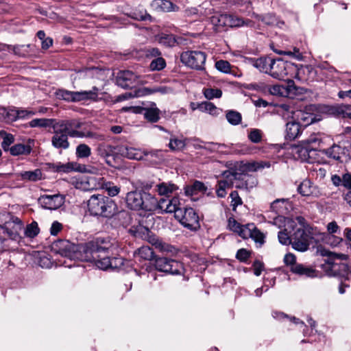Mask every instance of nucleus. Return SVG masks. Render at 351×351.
<instances>
[{"mask_svg":"<svg viewBox=\"0 0 351 351\" xmlns=\"http://www.w3.org/2000/svg\"><path fill=\"white\" fill-rule=\"evenodd\" d=\"M230 197L231 198V206H232V209L234 210L237 206L242 204V200L237 191H232L230 195Z\"/></svg>","mask_w":351,"mask_h":351,"instance_id":"052dcab7","label":"nucleus"},{"mask_svg":"<svg viewBox=\"0 0 351 351\" xmlns=\"http://www.w3.org/2000/svg\"><path fill=\"white\" fill-rule=\"evenodd\" d=\"M155 267L160 271L172 275H182L184 271V267L181 263L165 257L156 258Z\"/></svg>","mask_w":351,"mask_h":351,"instance_id":"f8f14e48","label":"nucleus"},{"mask_svg":"<svg viewBox=\"0 0 351 351\" xmlns=\"http://www.w3.org/2000/svg\"><path fill=\"white\" fill-rule=\"evenodd\" d=\"M41 176L42 173L40 169L23 172V180H28L29 181L35 182L40 180Z\"/></svg>","mask_w":351,"mask_h":351,"instance_id":"c03bdc74","label":"nucleus"},{"mask_svg":"<svg viewBox=\"0 0 351 351\" xmlns=\"http://www.w3.org/2000/svg\"><path fill=\"white\" fill-rule=\"evenodd\" d=\"M86 247H88L85 252L90 256L88 259H82V261L94 262L98 268L103 270L110 268L111 263L108 254L112 244L108 237H97L86 243Z\"/></svg>","mask_w":351,"mask_h":351,"instance_id":"f257e3e1","label":"nucleus"},{"mask_svg":"<svg viewBox=\"0 0 351 351\" xmlns=\"http://www.w3.org/2000/svg\"><path fill=\"white\" fill-rule=\"evenodd\" d=\"M210 23L215 27V31L219 27H228V14H216L210 18Z\"/></svg>","mask_w":351,"mask_h":351,"instance_id":"c756f323","label":"nucleus"},{"mask_svg":"<svg viewBox=\"0 0 351 351\" xmlns=\"http://www.w3.org/2000/svg\"><path fill=\"white\" fill-rule=\"evenodd\" d=\"M119 155L133 160H141L143 158L140 150L123 145H118Z\"/></svg>","mask_w":351,"mask_h":351,"instance_id":"4be33fe9","label":"nucleus"},{"mask_svg":"<svg viewBox=\"0 0 351 351\" xmlns=\"http://www.w3.org/2000/svg\"><path fill=\"white\" fill-rule=\"evenodd\" d=\"M39 49L34 45H27L25 48L23 47V58L32 61L33 59L38 57Z\"/></svg>","mask_w":351,"mask_h":351,"instance_id":"473e14b6","label":"nucleus"},{"mask_svg":"<svg viewBox=\"0 0 351 351\" xmlns=\"http://www.w3.org/2000/svg\"><path fill=\"white\" fill-rule=\"evenodd\" d=\"M40 229L36 221H32L27 225L25 231V234L30 238L35 237L39 233Z\"/></svg>","mask_w":351,"mask_h":351,"instance_id":"37998d69","label":"nucleus"},{"mask_svg":"<svg viewBox=\"0 0 351 351\" xmlns=\"http://www.w3.org/2000/svg\"><path fill=\"white\" fill-rule=\"evenodd\" d=\"M228 27H239L243 25L252 27L254 25V23L251 20L245 21L242 18L232 14H228Z\"/></svg>","mask_w":351,"mask_h":351,"instance_id":"bb28decb","label":"nucleus"},{"mask_svg":"<svg viewBox=\"0 0 351 351\" xmlns=\"http://www.w3.org/2000/svg\"><path fill=\"white\" fill-rule=\"evenodd\" d=\"M250 253L246 249L241 248L239 250L236 254V258L240 261L245 262L250 257Z\"/></svg>","mask_w":351,"mask_h":351,"instance_id":"69168bd1","label":"nucleus"},{"mask_svg":"<svg viewBox=\"0 0 351 351\" xmlns=\"http://www.w3.org/2000/svg\"><path fill=\"white\" fill-rule=\"evenodd\" d=\"M128 15L138 21H152V17L143 8H136L132 10Z\"/></svg>","mask_w":351,"mask_h":351,"instance_id":"7c9ffc66","label":"nucleus"},{"mask_svg":"<svg viewBox=\"0 0 351 351\" xmlns=\"http://www.w3.org/2000/svg\"><path fill=\"white\" fill-rule=\"evenodd\" d=\"M21 229L22 223L19 218L8 213H0V234L6 233L12 240L19 243L21 239Z\"/></svg>","mask_w":351,"mask_h":351,"instance_id":"20e7f679","label":"nucleus"},{"mask_svg":"<svg viewBox=\"0 0 351 351\" xmlns=\"http://www.w3.org/2000/svg\"><path fill=\"white\" fill-rule=\"evenodd\" d=\"M301 132L302 128L299 122L291 121L286 124V139L293 141L298 138Z\"/></svg>","mask_w":351,"mask_h":351,"instance_id":"b1692460","label":"nucleus"},{"mask_svg":"<svg viewBox=\"0 0 351 351\" xmlns=\"http://www.w3.org/2000/svg\"><path fill=\"white\" fill-rule=\"evenodd\" d=\"M322 254L327 255L329 257L328 263L330 265V269L334 272L335 275L338 274L339 270L346 271L348 269V267L346 264L337 263L335 262V260L337 259L342 261L347 260L348 255L343 254H336L330 252H328Z\"/></svg>","mask_w":351,"mask_h":351,"instance_id":"dca6fc26","label":"nucleus"},{"mask_svg":"<svg viewBox=\"0 0 351 351\" xmlns=\"http://www.w3.org/2000/svg\"><path fill=\"white\" fill-rule=\"evenodd\" d=\"M82 125V123L78 119H69L57 121V126L64 131L70 129H80Z\"/></svg>","mask_w":351,"mask_h":351,"instance_id":"cd10ccee","label":"nucleus"},{"mask_svg":"<svg viewBox=\"0 0 351 351\" xmlns=\"http://www.w3.org/2000/svg\"><path fill=\"white\" fill-rule=\"evenodd\" d=\"M313 239V234L310 229L298 228L292 234V247L299 252H305Z\"/></svg>","mask_w":351,"mask_h":351,"instance_id":"9d476101","label":"nucleus"},{"mask_svg":"<svg viewBox=\"0 0 351 351\" xmlns=\"http://www.w3.org/2000/svg\"><path fill=\"white\" fill-rule=\"evenodd\" d=\"M98 91L99 89L96 86H93V88L88 91H73L72 101L76 102L87 99L96 100L98 96Z\"/></svg>","mask_w":351,"mask_h":351,"instance_id":"5701e85b","label":"nucleus"},{"mask_svg":"<svg viewBox=\"0 0 351 351\" xmlns=\"http://www.w3.org/2000/svg\"><path fill=\"white\" fill-rule=\"evenodd\" d=\"M86 243L75 245L68 240L60 239L52 243L51 251L71 260L81 261L90 258V254L86 253Z\"/></svg>","mask_w":351,"mask_h":351,"instance_id":"f03ea898","label":"nucleus"},{"mask_svg":"<svg viewBox=\"0 0 351 351\" xmlns=\"http://www.w3.org/2000/svg\"><path fill=\"white\" fill-rule=\"evenodd\" d=\"M216 69L224 73H228L230 72L231 66L230 64L226 60H219L215 63Z\"/></svg>","mask_w":351,"mask_h":351,"instance_id":"4d7b16f0","label":"nucleus"},{"mask_svg":"<svg viewBox=\"0 0 351 351\" xmlns=\"http://www.w3.org/2000/svg\"><path fill=\"white\" fill-rule=\"evenodd\" d=\"M253 228V223L243 226L242 228H241L237 233L243 239L250 238V236H252V229Z\"/></svg>","mask_w":351,"mask_h":351,"instance_id":"6e6d98bb","label":"nucleus"},{"mask_svg":"<svg viewBox=\"0 0 351 351\" xmlns=\"http://www.w3.org/2000/svg\"><path fill=\"white\" fill-rule=\"evenodd\" d=\"M198 110L203 112H208L212 115L217 114V107L211 102L204 101L197 104Z\"/></svg>","mask_w":351,"mask_h":351,"instance_id":"ea45409f","label":"nucleus"},{"mask_svg":"<svg viewBox=\"0 0 351 351\" xmlns=\"http://www.w3.org/2000/svg\"><path fill=\"white\" fill-rule=\"evenodd\" d=\"M186 145V143L184 140L179 139L178 138H176L171 136L170 141L169 143V147L171 150L175 151V150H180L183 149Z\"/></svg>","mask_w":351,"mask_h":351,"instance_id":"79ce46f5","label":"nucleus"},{"mask_svg":"<svg viewBox=\"0 0 351 351\" xmlns=\"http://www.w3.org/2000/svg\"><path fill=\"white\" fill-rule=\"evenodd\" d=\"M341 179L342 186L351 191V173H346L343 174Z\"/></svg>","mask_w":351,"mask_h":351,"instance_id":"774afa93","label":"nucleus"},{"mask_svg":"<svg viewBox=\"0 0 351 351\" xmlns=\"http://www.w3.org/2000/svg\"><path fill=\"white\" fill-rule=\"evenodd\" d=\"M269 91L273 95L293 97L299 93V88L290 80L287 86L273 85L269 88Z\"/></svg>","mask_w":351,"mask_h":351,"instance_id":"4468645a","label":"nucleus"},{"mask_svg":"<svg viewBox=\"0 0 351 351\" xmlns=\"http://www.w3.org/2000/svg\"><path fill=\"white\" fill-rule=\"evenodd\" d=\"M206 189L207 188L206 186H205L204 183L199 181H195L194 182L192 186H189L186 189L185 193L188 195H192L199 191L204 192L206 191Z\"/></svg>","mask_w":351,"mask_h":351,"instance_id":"4c0bfd02","label":"nucleus"},{"mask_svg":"<svg viewBox=\"0 0 351 351\" xmlns=\"http://www.w3.org/2000/svg\"><path fill=\"white\" fill-rule=\"evenodd\" d=\"M206 56L199 51H186L180 55L181 62L186 66L196 70H204Z\"/></svg>","mask_w":351,"mask_h":351,"instance_id":"9b49d317","label":"nucleus"},{"mask_svg":"<svg viewBox=\"0 0 351 351\" xmlns=\"http://www.w3.org/2000/svg\"><path fill=\"white\" fill-rule=\"evenodd\" d=\"M165 66V60L161 57H158L152 61L149 67L153 71H160L164 69Z\"/></svg>","mask_w":351,"mask_h":351,"instance_id":"8fccbe9b","label":"nucleus"},{"mask_svg":"<svg viewBox=\"0 0 351 351\" xmlns=\"http://www.w3.org/2000/svg\"><path fill=\"white\" fill-rule=\"evenodd\" d=\"M136 82V75L130 71H119L116 78L117 84L123 88H133Z\"/></svg>","mask_w":351,"mask_h":351,"instance_id":"a211bd4d","label":"nucleus"},{"mask_svg":"<svg viewBox=\"0 0 351 351\" xmlns=\"http://www.w3.org/2000/svg\"><path fill=\"white\" fill-rule=\"evenodd\" d=\"M226 145L224 144L213 143V142H208L205 143L204 145V149L208 150L211 152H217L221 147H224Z\"/></svg>","mask_w":351,"mask_h":351,"instance_id":"e2e57ef3","label":"nucleus"},{"mask_svg":"<svg viewBox=\"0 0 351 351\" xmlns=\"http://www.w3.org/2000/svg\"><path fill=\"white\" fill-rule=\"evenodd\" d=\"M252 16L255 19L263 21V23H265V24H267V25L273 24L275 22L274 16L273 15H271V14H267L263 16V15H259L256 13H253Z\"/></svg>","mask_w":351,"mask_h":351,"instance_id":"13d9d810","label":"nucleus"},{"mask_svg":"<svg viewBox=\"0 0 351 351\" xmlns=\"http://www.w3.org/2000/svg\"><path fill=\"white\" fill-rule=\"evenodd\" d=\"M178 7L169 0H162L160 10L164 12L177 11Z\"/></svg>","mask_w":351,"mask_h":351,"instance_id":"bf43d9fd","label":"nucleus"},{"mask_svg":"<svg viewBox=\"0 0 351 351\" xmlns=\"http://www.w3.org/2000/svg\"><path fill=\"white\" fill-rule=\"evenodd\" d=\"M159 42L167 47H173L176 43V39L172 34H165L160 36Z\"/></svg>","mask_w":351,"mask_h":351,"instance_id":"3c124183","label":"nucleus"},{"mask_svg":"<svg viewBox=\"0 0 351 351\" xmlns=\"http://www.w3.org/2000/svg\"><path fill=\"white\" fill-rule=\"evenodd\" d=\"M278 237L280 243L283 245L291 244L292 245V234L289 235L287 228L280 231Z\"/></svg>","mask_w":351,"mask_h":351,"instance_id":"a18cd8bd","label":"nucleus"},{"mask_svg":"<svg viewBox=\"0 0 351 351\" xmlns=\"http://www.w3.org/2000/svg\"><path fill=\"white\" fill-rule=\"evenodd\" d=\"M152 199H153L151 202L152 205L149 211L160 210L162 213H174L175 215L180 206V199L178 197H173L171 199L165 197L158 199L154 195H152Z\"/></svg>","mask_w":351,"mask_h":351,"instance_id":"1a4fd4ad","label":"nucleus"},{"mask_svg":"<svg viewBox=\"0 0 351 351\" xmlns=\"http://www.w3.org/2000/svg\"><path fill=\"white\" fill-rule=\"evenodd\" d=\"M118 145L113 146L108 143L99 144L97 148L98 155L106 158V162L110 166H113L112 160L119 155Z\"/></svg>","mask_w":351,"mask_h":351,"instance_id":"f3484780","label":"nucleus"},{"mask_svg":"<svg viewBox=\"0 0 351 351\" xmlns=\"http://www.w3.org/2000/svg\"><path fill=\"white\" fill-rule=\"evenodd\" d=\"M65 201V196L58 193L55 195H43L38 198V203L45 209L56 210L61 207Z\"/></svg>","mask_w":351,"mask_h":351,"instance_id":"ddd939ff","label":"nucleus"},{"mask_svg":"<svg viewBox=\"0 0 351 351\" xmlns=\"http://www.w3.org/2000/svg\"><path fill=\"white\" fill-rule=\"evenodd\" d=\"M263 132L259 129H251L248 134V138L254 143H258L262 141Z\"/></svg>","mask_w":351,"mask_h":351,"instance_id":"de8ad7c7","label":"nucleus"},{"mask_svg":"<svg viewBox=\"0 0 351 351\" xmlns=\"http://www.w3.org/2000/svg\"><path fill=\"white\" fill-rule=\"evenodd\" d=\"M154 246L161 252H172V246L170 245L162 242L160 239H158L154 244Z\"/></svg>","mask_w":351,"mask_h":351,"instance_id":"0e129e2a","label":"nucleus"},{"mask_svg":"<svg viewBox=\"0 0 351 351\" xmlns=\"http://www.w3.org/2000/svg\"><path fill=\"white\" fill-rule=\"evenodd\" d=\"M311 183L308 180H304L298 187V191L303 196H309L312 193Z\"/></svg>","mask_w":351,"mask_h":351,"instance_id":"a19ab883","label":"nucleus"},{"mask_svg":"<svg viewBox=\"0 0 351 351\" xmlns=\"http://www.w3.org/2000/svg\"><path fill=\"white\" fill-rule=\"evenodd\" d=\"M101 188L107 191L108 195L111 197L116 196L120 192V187L114 185L110 182L102 181Z\"/></svg>","mask_w":351,"mask_h":351,"instance_id":"c9c22d12","label":"nucleus"},{"mask_svg":"<svg viewBox=\"0 0 351 351\" xmlns=\"http://www.w3.org/2000/svg\"><path fill=\"white\" fill-rule=\"evenodd\" d=\"M24 127L29 126L31 128H52L54 129L57 126V120L55 119H34L28 123L23 125Z\"/></svg>","mask_w":351,"mask_h":351,"instance_id":"393cba45","label":"nucleus"},{"mask_svg":"<svg viewBox=\"0 0 351 351\" xmlns=\"http://www.w3.org/2000/svg\"><path fill=\"white\" fill-rule=\"evenodd\" d=\"M153 199L152 194L145 191H130L126 195V204L128 208L134 210L149 211Z\"/></svg>","mask_w":351,"mask_h":351,"instance_id":"39448f33","label":"nucleus"},{"mask_svg":"<svg viewBox=\"0 0 351 351\" xmlns=\"http://www.w3.org/2000/svg\"><path fill=\"white\" fill-rule=\"evenodd\" d=\"M135 256L143 260H152L154 258V252L149 246H143L135 252Z\"/></svg>","mask_w":351,"mask_h":351,"instance_id":"72a5a7b5","label":"nucleus"},{"mask_svg":"<svg viewBox=\"0 0 351 351\" xmlns=\"http://www.w3.org/2000/svg\"><path fill=\"white\" fill-rule=\"evenodd\" d=\"M175 218L185 228L197 230L199 228V216L192 208H180L177 210Z\"/></svg>","mask_w":351,"mask_h":351,"instance_id":"6e6552de","label":"nucleus"},{"mask_svg":"<svg viewBox=\"0 0 351 351\" xmlns=\"http://www.w3.org/2000/svg\"><path fill=\"white\" fill-rule=\"evenodd\" d=\"M323 153L328 157L340 162H347L350 159L349 149L337 144H334L330 147L324 149Z\"/></svg>","mask_w":351,"mask_h":351,"instance_id":"2eb2a0df","label":"nucleus"},{"mask_svg":"<svg viewBox=\"0 0 351 351\" xmlns=\"http://www.w3.org/2000/svg\"><path fill=\"white\" fill-rule=\"evenodd\" d=\"M322 141L320 135L319 134H312L307 138L301 141L305 145H308L315 150L316 145H318Z\"/></svg>","mask_w":351,"mask_h":351,"instance_id":"58836bf2","label":"nucleus"},{"mask_svg":"<svg viewBox=\"0 0 351 351\" xmlns=\"http://www.w3.org/2000/svg\"><path fill=\"white\" fill-rule=\"evenodd\" d=\"M295 116L303 121L306 125H308L313 122V118L312 116L308 115L302 111H297L295 112Z\"/></svg>","mask_w":351,"mask_h":351,"instance_id":"680f3d73","label":"nucleus"},{"mask_svg":"<svg viewBox=\"0 0 351 351\" xmlns=\"http://www.w3.org/2000/svg\"><path fill=\"white\" fill-rule=\"evenodd\" d=\"M250 238H252L256 243H259L260 246L262 245L265 242L264 234L260 230H258L254 226V228L252 229V236H250Z\"/></svg>","mask_w":351,"mask_h":351,"instance_id":"603ef678","label":"nucleus"},{"mask_svg":"<svg viewBox=\"0 0 351 351\" xmlns=\"http://www.w3.org/2000/svg\"><path fill=\"white\" fill-rule=\"evenodd\" d=\"M53 130V136L51 138L52 145L56 149H68L70 144L66 132L58 126Z\"/></svg>","mask_w":351,"mask_h":351,"instance_id":"6ab92c4d","label":"nucleus"},{"mask_svg":"<svg viewBox=\"0 0 351 351\" xmlns=\"http://www.w3.org/2000/svg\"><path fill=\"white\" fill-rule=\"evenodd\" d=\"M143 110L145 111L144 116L145 119L149 121L155 123L158 121L160 110L157 108L152 107L150 108H143Z\"/></svg>","mask_w":351,"mask_h":351,"instance_id":"f704fd0d","label":"nucleus"},{"mask_svg":"<svg viewBox=\"0 0 351 351\" xmlns=\"http://www.w3.org/2000/svg\"><path fill=\"white\" fill-rule=\"evenodd\" d=\"M291 271L294 274L307 277H313L315 272L312 268L298 263L297 265H292Z\"/></svg>","mask_w":351,"mask_h":351,"instance_id":"c85d7f7f","label":"nucleus"},{"mask_svg":"<svg viewBox=\"0 0 351 351\" xmlns=\"http://www.w3.org/2000/svg\"><path fill=\"white\" fill-rule=\"evenodd\" d=\"M156 92H162L164 91L162 90V88H157V89H149L147 88H135L134 90H132L130 92L125 93L124 94H121L117 96V101H121L130 98H134V97H139L147 95H150L152 93H156Z\"/></svg>","mask_w":351,"mask_h":351,"instance_id":"aec40b11","label":"nucleus"},{"mask_svg":"<svg viewBox=\"0 0 351 351\" xmlns=\"http://www.w3.org/2000/svg\"><path fill=\"white\" fill-rule=\"evenodd\" d=\"M272 58L270 57H261L259 58H247L245 62L257 69L261 72L268 73Z\"/></svg>","mask_w":351,"mask_h":351,"instance_id":"412c9836","label":"nucleus"},{"mask_svg":"<svg viewBox=\"0 0 351 351\" xmlns=\"http://www.w3.org/2000/svg\"><path fill=\"white\" fill-rule=\"evenodd\" d=\"M314 149L312 147H310L308 145H305L303 143H301V145L300 146H298L296 147V152L298 154V156L302 160L304 161H310L311 158V153L312 152H314Z\"/></svg>","mask_w":351,"mask_h":351,"instance_id":"2f4dec72","label":"nucleus"},{"mask_svg":"<svg viewBox=\"0 0 351 351\" xmlns=\"http://www.w3.org/2000/svg\"><path fill=\"white\" fill-rule=\"evenodd\" d=\"M226 117L228 123L232 125H239L242 120L241 113L233 110L227 111Z\"/></svg>","mask_w":351,"mask_h":351,"instance_id":"e433bc0d","label":"nucleus"},{"mask_svg":"<svg viewBox=\"0 0 351 351\" xmlns=\"http://www.w3.org/2000/svg\"><path fill=\"white\" fill-rule=\"evenodd\" d=\"M90 154V148L86 144H80L76 148V155L79 158H88Z\"/></svg>","mask_w":351,"mask_h":351,"instance_id":"49530a36","label":"nucleus"},{"mask_svg":"<svg viewBox=\"0 0 351 351\" xmlns=\"http://www.w3.org/2000/svg\"><path fill=\"white\" fill-rule=\"evenodd\" d=\"M63 226L58 221H54L50 228V234L53 236L57 235L62 230Z\"/></svg>","mask_w":351,"mask_h":351,"instance_id":"338daca9","label":"nucleus"},{"mask_svg":"<svg viewBox=\"0 0 351 351\" xmlns=\"http://www.w3.org/2000/svg\"><path fill=\"white\" fill-rule=\"evenodd\" d=\"M88 208L91 215L110 217L117 212L115 202L103 195H93L88 201Z\"/></svg>","mask_w":351,"mask_h":351,"instance_id":"7ed1b4c3","label":"nucleus"},{"mask_svg":"<svg viewBox=\"0 0 351 351\" xmlns=\"http://www.w3.org/2000/svg\"><path fill=\"white\" fill-rule=\"evenodd\" d=\"M223 180L218 181L217 195L219 197H224L226 195V189L230 188L234 184L237 188H241L242 186L235 184V181L242 180H243L247 176L239 173L236 171H227L223 174Z\"/></svg>","mask_w":351,"mask_h":351,"instance_id":"423d86ee","label":"nucleus"},{"mask_svg":"<svg viewBox=\"0 0 351 351\" xmlns=\"http://www.w3.org/2000/svg\"><path fill=\"white\" fill-rule=\"evenodd\" d=\"M295 69L296 66L291 62H285L281 58H272L270 63L269 75L275 79L283 80L290 74L291 71Z\"/></svg>","mask_w":351,"mask_h":351,"instance_id":"0eeeda50","label":"nucleus"},{"mask_svg":"<svg viewBox=\"0 0 351 351\" xmlns=\"http://www.w3.org/2000/svg\"><path fill=\"white\" fill-rule=\"evenodd\" d=\"M34 256L36 255L39 258L38 265L43 268H49L52 265L51 259L45 255H40L38 252L34 251Z\"/></svg>","mask_w":351,"mask_h":351,"instance_id":"09e8293b","label":"nucleus"},{"mask_svg":"<svg viewBox=\"0 0 351 351\" xmlns=\"http://www.w3.org/2000/svg\"><path fill=\"white\" fill-rule=\"evenodd\" d=\"M158 195L169 197L171 194L178 189V187L171 182H162L156 186Z\"/></svg>","mask_w":351,"mask_h":351,"instance_id":"a878e982","label":"nucleus"},{"mask_svg":"<svg viewBox=\"0 0 351 351\" xmlns=\"http://www.w3.org/2000/svg\"><path fill=\"white\" fill-rule=\"evenodd\" d=\"M285 199H277L271 204V209L276 213H282L285 208L283 205L285 203Z\"/></svg>","mask_w":351,"mask_h":351,"instance_id":"864d4df0","label":"nucleus"},{"mask_svg":"<svg viewBox=\"0 0 351 351\" xmlns=\"http://www.w3.org/2000/svg\"><path fill=\"white\" fill-rule=\"evenodd\" d=\"M204 96L208 99H213V98H219L221 97L222 92L218 88H207L204 92Z\"/></svg>","mask_w":351,"mask_h":351,"instance_id":"5fc2aeb1","label":"nucleus"}]
</instances>
